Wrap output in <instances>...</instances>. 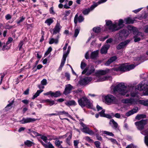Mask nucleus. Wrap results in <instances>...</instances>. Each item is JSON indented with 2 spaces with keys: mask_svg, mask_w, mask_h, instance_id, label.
Listing matches in <instances>:
<instances>
[{
  "mask_svg": "<svg viewBox=\"0 0 148 148\" xmlns=\"http://www.w3.org/2000/svg\"><path fill=\"white\" fill-rule=\"evenodd\" d=\"M127 28L129 31H127L125 29H123L121 32V34L123 35L124 36L126 37L128 35L129 33L132 32L134 35V41L136 42L139 41L143 38L144 36V34L138 32L135 27L131 25H128Z\"/></svg>",
  "mask_w": 148,
  "mask_h": 148,
  "instance_id": "1",
  "label": "nucleus"
},
{
  "mask_svg": "<svg viewBox=\"0 0 148 148\" xmlns=\"http://www.w3.org/2000/svg\"><path fill=\"white\" fill-rule=\"evenodd\" d=\"M106 26L107 28L105 30L108 31V30L112 31L117 30L123 27L124 25V21L122 19H120L118 23L115 22L114 23L110 20H106Z\"/></svg>",
  "mask_w": 148,
  "mask_h": 148,
  "instance_id": "2",
  "label": "nucleus"
},
{
  "mask_svg": "<svg viewBox=\"0 0 148 148\" xmlns=\"http://www.w3.org/2000/svg\"><path fill=\"white\" fill-rule=\"evenodd\" d=\"M129 88L127 87L123 83H120L115 86L113 89L114 93H118L122 95H126L127 97L129 96V94L128 93L130 91Z\"/></svg>",
  "mask_w": 148,
  "mask_h": 148,
  "instance_id": "3",
  "label": "nucleus"
},
{
  "mask_svg": "<svg viewBox=\"0 0 148 148\" xmlns=\"http://www.w3.org/2000/svg\"><path fill=\"white\" fill-rule=\"evenodd\" d=\"M137 89L139 90H144L143 94L144 95H148V81L144 80L141 82L137 86Z\"/></svg>",
  "mask_w": 148,
  "mask_h": 148,
  "instance_id": "4",
  "label": "nucleus"
},
{
  "mask_svg": "<svg viewBox=\"0 0 148 148\" xmlns=\"http://www.w3.org/2000/svg\"><path fill=\"white\" fill-rule=\"evenodd\" d=\"M78 102L82 107L86 106L88 108H90L92 106V103L85 96L78 99Z\"/></svg>",
  "mask_w": 148,
  "mask_h": 148,
  "instance_id": "5",
  "label": "nucleus"
},
{
  "mask_svg": "<svg viewBox=\"0 0 148 148\" xmlns=\"http://www.w3.org/2000/svg\"><path fill=\"white\" fill-rule=\"evenodd\" d=\"M109 70L107 69L106 70L100 71L99 72V75L97 76V82H101L108 79L109 77L104 76L103 75H105L109 72Z\"/></svg>",
  "mask_w": 148,
  "mask_h": 148,
  "instance_id": "6",
  "label": "nucleus"
},
{
  "mask_svg": "<svg viewBox=\"0 0 148 148\" xmlns=\"http://www.w3.org/2000/svg\"><path fill=\"white\" fill-rule=\"evenodd\" d=\"M136 66V65H134V64L130 65L122 64L119 66L118 69L115 68L114 70L116 71H119L123 72L129 71L134 69Z\"/></svg>",
  "mask_w": 148,
  "mask_h": 148,
  "instance_id": "7",
  "label": "nucleus"
},
{
  "mask_svg": "<svg viewBox=\"0 0 148 148\" xmlns=\"http://www.w3.org/2000/svg\"><path fill=\"white\" fill-rule=\"evenodd\" d=\"M80 124L83 127L81 129L82 132L90 135L94 134L92 130H90L86 125L82 122H80Z\"/></svg>",
  "mask_w": 148,
  "mask_h": 148,
  "instance_id": "8",
  "label": "nucleus"
},
{
  "mask_svg": "<svg viewBox=\"0 0 148 148\" xmlns=\"http://www.w3.org/2000/svg\"><path fill=\"white\" fill-rule=\"evenodd\" d=\"M92 79L91 77H86L82 78L79 81V83L81 85H85L90 82Z\"/></svg>",
  "mask_w": 148,
  "mask_h": 148,
  "instance_id": "9",
  "label": "nucleus"
},
{
  "mask_svg": "<svg viewBox=\"0 0 148 148\" xmlns=\"http://www.w3.org/2000/svg\"><path fill=\"white\" fill-rule=\"evenodd\" d=\"M71 48V47L70 46H69L68 48L67 52L66 53L65 52H64L63 58L61 61V64L59 67L60 69H62V67L64 66L66 60V57L69 53Z\"/></svg>",
  "mask_w": 148,
  "mask_h": 148,
  "instance_id": "10",
  "label": "nucleus"
},
{
  "mask_svg": "<svg viewBox=\"0 0 148 148\" xmlns=\"http://www.w3.org/2000/svg\"><path fill=\"white\" fill-rule=\"evenodd\" d=\"M106 103L108 104H110L115 101V97L111 95H108L104 97Z\"/></svg>",
  "mask_w": 148,
  "mask_h": 148,
  "instance_id": "11",
  "label": "nucleus"
},
{
  "mask_svg": "<svg viewBox=\"0 0 148 148\" xmlns=\"http://www.w3.org/2000/svg\"><path fill=\"white\" fill-rule=\"evenodd\" d=\"M147 123V121L145 120H142L135 123V124L137 126L138 129L141 130L143 129L144 126Z\"/></svg>",
  "mask_w": 148,
  "mask_h": 148,
  "instance_id": "12",
  "label": "nucleus"
},
{
  "mask_svg": "<svg viewBox=\"0 0 148 148\" xmlns=\"http://www.w3.org/2000/svg\"><path fill=\"white\" fill-rule=\"evenodd\" d=\"M137 99L132 98L125 99L122 100V102L124 103L128 104L129 105L137 104Z\"/></svg>",
  "mask_w": 148,
  "mask_h": 148,
  "instance_id": "13",
  "label": "nucleus"
},
{
  "mask_svg": "<svg viewBox=\"0 0 148 148\" xmlns=\"http://www.w3.org/2000/svg\"><path fill=\"white\" fill-rule=\"evenodd\" d=\"M62 27L60 25L59 23L57 22L54 28L52 29L51 32L53 34H56L59 33L60 32Z\"/></svg>",
  "mask_w": 148,
  "mask_h": 148,
  "instance_id": "14",
  "label": "nucleus"
},
{
  "mask_svg": "<svg viewBox=\"0 0 148 148\" xmlns=\"http://www.w3.org/2000/svg\"><path fill=\"white\" fill-rule=\"evenodd\" d=\"M37 119L34 118H23L22 119L19 121V122L22 124H25V123H32L35 121Z\"/></svg>",
  "mask_w": 148,
  "mask_h": 148,
  "instance_id": "15",
  "label": "nucleus"
},
{
  "mask_svg": "<svg viewBox=\"0 0 148 148\" xmlns=\"http://www.w3.org/2000/svg\"><path fill=\"white\" fill-rule=\"evenodd\" d=\"M95 71L94 67L93 66H89L88 68L85 69L82 72V74L85 73L87 71V74L89 75L93 73Z\"/></svg>",
  "mask_w": 148,
  "mask_h": 148,
  "instance_id": "16",
  "label": "nucleus"
},
{
  "mask_svg": "<svg viewBox=\"0 0 148 148\" xmlns=\"http://www.w3.org/2000/svg\"><path fill=\"white\" fill-rule=\"evenodd\" d=\"M84 20V18L82 15H80L78 16V14H77L75 16L74 19V22L76 25L77 22L79 23H81Z\"/></svg>",
  "mask_w": 148,
  "mask_h": 148,
  "instance_id": "17",
  "label": "nucleus"
},
{
  "mask_svg": "<svg viewBox=\"0 0 148 148\" xmlns=\"http://www.w3.org/2000/svg\"><path fill=\"white\" fill-rule=\"evenodd\" d=\"M73 88V86L70 84H68L65 86V88L64 92V94L67 95L71 92V91Z\"/></svg>",
  "mask_w": 148,
  "mask_h": 148,
  "instance_id": "18",
  "label": "nucleus"
},
{
  "mask_svg": "<svg viewBox=\"0 0 148 148\" xmlns=\"http://www.w3.org/2000/svg\"><path fill=\"white\" fill-rule=\"evenodd\" d=\"M60 34H58L57 35V37L56 38H49V44H52L54 43L56 44H57L58 43L59 38L60 37Z\"/></svg>",
  "mask_w": 148,
  "mask_h": 148,
  "instance_id": "19",
  "label": "nucleus"
},
{
  "mask_svg": "<svg viewBox=\"0 0 148 148\" xmlns=\"http://www.w3.org/2000/svg\"><path fill=\"white\" fill-rule=\"evenodd\" d=\"M96 8V7L94 4L92 5L89 8L86 9L84 10L82 12V13L84 15H86L88 14L89 13Z\"/></svg>",
  "mask_w": 148,
  "mask_h": 148,
  "instance_id": "20",
  "label": "nucleus"
},
{
  "mask_svg": "<svg viewBox=\"0 0 148 148\" xmlns=\"http://www.w3.org/2000/svg\"><path fill=\"white\" fill-rule=\"evenodd\" d=\"M138 110V107H136L134 108L133 109L127 112L126 113V115L127 116H129L134 114L137 112Z\"/></svg>",
  "mask_w": 148,
  "mask_h": 148,
  "instance_id": "21",
  "label": "nucleus"
},
{
  "mask_svg": "<svg viewBox=\"0 0 148 148\" xmlns=\"http://www.w3.org/2000/svg\"><path fill=\"white\" fill-rule=\"evenodd\" d=\"M141 133L145 136V142L146 145L148 146V131H142L141 132Z\"/></svg>",
  "mask_w": 148,
  "mask_h": 148,
  "instance_id": "22",
  "label": "nucleus"
},
{
  "mask_svg": "<svg viewBox=\"0 0 148 148\" xmlns=\"http://www.w3.org/2000/svg\"><path fill=\"white\" fill-rule=\"evenodd\" d=\"M110 46L108 44L104 45L101 50V54H106L107 52V50L110 47Z\"/></svg>",
  "mask_w": 148,
  "mask_h": 148,
  "instance_id": "23",
  "label": "nucleus"
},
{
  "mask_svg": "<svg viewBox=\"0 0 148 148\" xmlns=\"http://www.w3.org/2000/svg\"><path fill=\"white\" fill-rule=\"evenodd\" d=\"M128 40L122 42L120 43L117 46V48L118 49H121L124 47L129 42Z\"/></svg>",
  "mask_w": 148,
  "mask_h": 148,
  "instance_id": "24",
  "label": "nucleus"
},
{
  "mask_svg": "<svg viewBox=\"0 0 148 148\" xmlns=\"http://www.w3.org/2000/svg\"><path fill=\"white\" fill-rule=\"evenodd\" d=\"M137 104H140L144 106H148V99L146 100H140L137 99Z\"/></svg>",
  "mask_w": 148,
  "mask_h": 148,
  "instance_id": "25",
  "label": "nucleus"
},
{
  "mask_svg": "<svg viewBox=\"0 0 148 148\" xmlns=\"http://www.w3.org/2000/svg\"><path fill=\"white\" fill-rule=\"evenodd\" d=\"M116 59L117 58L115 56L112 57L105 63V65L106 66L109 65L111 63L115 61Z\"/></svg>",
  "mask_w": 148,
  "mask_h": 148,
  "instance_id": "26",
  "label": "nucleus"
},
{
  "mask_svg": "<svg viewBox=\"0 0 148 148\" xmlns=\"http://www.w3.org/2000/svg\"><path fill=\"white\" fill-rule=\"evenodd\" d=\"M65 104L68 106H75L76 105V103L75 101L71 100L68 101L65 103Z\"/></svg>",
  "mask_w": 148,
  "mask_h": 148,
  "instance_id": "27",
  "label": "nucleus"
},
{
  "mask_svg": "<svg viewBox=\"0 0 148 148\" xmlns=\"http://www.w3.org/2000/svg\"><path fill=\"white\" fill-rule=\"evenodd\" d=\"M99 51L98 50L92 52L90 55V58L92 59H94L96 58L98 54Z\"/></svg>",
  "mask_w": 148,
  "mask_h": 148,
  "instance_id": "28",
  "label": "nucleus"
},
{
  "mask_svg": "<svg viewBox=\"0 0 148 148\" xmlns=\"http://www.w3.org/2000/svg\"><path fill=\"white\" fill-rule=\"evenodd\" d=\"M43 90H38L35 94L33 95L32 99H35L37 97L39 96L40 94L43 91Z\"/></svg>",
  "mask_w": 148,
  "mask_h": 148,
  "instance_id": "29",
  "label": "nucleus"
},
{
  "mask_svg": "<svg viewBox=\"0 0 148 148\" xmlns=\"http://www.w3.org/2000/svg\"><path fill=\"white\" fill-rule=\"evenodd\" d=\"M61 93L60 91H57L55 92H52L51 97H59L61 95Z\"/></svg>",
  "mask_w": 148,
  "mask_h": 148,
  "instance_id": "30",
  "label": "nucleus"
},
{
  "mask_svg": "<svg viewBox=\"0 0 148 148\" xmlns=\"http://www.w3.org/2000/svg\"><path fill=\"white\" fill-rule=\"evenodd\" d=\"M58 115L64 114L66 116L69 117L70 118H71V116L70 114H69L67 112L65 111H60L58 112Z\"/></svg>",
  "mask_w": 148,
  "mask_h": 148,
  "instance_id": "31",
  "label": "nucleus"
},
{
  "mask_svg": "<svg viewBox=\"0 0 148 148\" xmlns=\"http://www.w3.org/2000/svg\"><path fill=\"white\" fill-rule=\"evenodd\" d=\"M109 123L111 125H112L113 127L114 128H116L118 127V124L113 119H111Z\"/></svg>",
  "mask_w": 148,
  "mask_h": 148,
  "instance_id": "32",
  "label": "nucleus"
},
{
  "mask_svg": "<svg viewBox=\"0 0 148 148\" xmlns=\"http://www.w3.org/2000/svg\"><path fill=\"white\" fill-rule=\"evenodd\" d=\"M24 144L27 146L30 147L34 145V143L30 140H27L24 142Z\"/></svg>",
  "mask_w": 148,
  "mask_h": 148,
  "instance_id": "33",
  "label": "nucleus"
},
{
  "mask_svg": "<svg viewBox=\"0 0 148 148\" xmlns=\"http://www.w3.org/2000/svg\"><path fill=\"white\" fill-rule=\"evenodd\" d=\"M124 22L126 24L133 23L134 21L132 20L130 18H127L124 19Z\"/></svg>",
  "mask_w": 148,
  "mask_h": 148,
  "instance_id": "34",
  "label": "nucleus"
},
{
  "mask_svg": "<svg viewBox=\"0 0 148 148\" xmlns=\"http://www.w3.org/2000/svg\"><path fill=\"white\" fill-rule=\"evenodd\" d=\"M54 21L52 18H49L47 19L45 21V23L47 25H50L51 23L53 22Z\"/></svg>",
  "mask_w": 148,
  "mask_h": 148,
  "instance_id": "35",
  "label": "nucleus"
},
{
  "mask_svg": "<svg viewBox=\"0 0 148 148\" xmlns=\"http://www.w3.org/2000/svg\"><path fill=\"white\" fill-rule=\"evenodd\" d=\"M68 135H69L68 137L66 139V143L69 145H70L71 144L70 140L71 138L72 135L71 134L69 133Z\"/></svg>",
  "mask_w": 148,
  "mask_h": 148,
  "instance_id": "36",
  "label": "nucleus"
},
{
  "mask_svg": "<svg viewBox=\"0 0 148 148\" xmlns=\"http://www.w3.org/2000/svg\"><path fill=\"white\" fill-rule=\"evenodd\" d=\"M80 30V27L78 28L75 29L74 30V36L75 38H76L79 32V31Z\"/></svg>",
  "mask_w": 148,
  "mask_h": 148,
  "instance_id": "37",
  "label": "nucleus"
},
{
  "mask_svg": "<svg viewBox=\"0 0 148 148\" xmlns=\"http://www.w3.org/2000/svg\"><path fill=\"white\" fill-rule=\"evenodd\" d=\"M102 133L103 134H105L110 136H113L114 135L112 132H110L107 131H101Z\"/></svg>",
  "mask_w": 148,
  "mask_h": 148,
  "instance_id": "38",
  "label": "nucleus"
},
{
  "mask_svg": "<svg viewBox=\"0 0 148 148\" xmlns=\"http://www.w3.org/2000/svg\"><path fill=\"white\" fill-rule=\"evenodd\" d=\"M13 101H12L11 103H10L8 104L5 107V110L6 111H8L10 109H11L12 107V106L13 104Z\"/></svg>",
  "mask_w": 148,
  "mask_h": 148,
  "instance_id": "39",
  "label": "nucleus"
},
{
  "mask_svg": "<svg viewBox=\"0 0 148 148\" xmlns=\"http://www.w3.org/2000/svg\"><path fill=\"white\" fill-rule=\"evenodd\" d=\"M93 30L95 32L99 33L101 31V29L99 27H95L93 28Z\"/></svg>",
  "mask_w": 148,
  "mask_h": 148,
  "instance_id": "40",
  "label": "nucleus"
},
{
  "mask_svg": "<svg viewBox=\"0 0 148 148\" xmlns=\"http://www.w3.org/2000/svg\"><path fill=\"white\" fill-rule=\"evenodd\" d=\"M24 44V42L23 41H21L18 45L19 49L20 51H23V46Z\"/></svg>",
  "mask_w": 148,
  "mask_h": 148,
  "instance_id": "41",
  "label": "nucleus"
},
{
  "mask_svg": "<svg viewBox=\"0 0 148 148\" xmlns=\"http://www.w3.org/2000/svg\"><path fill=\"white\" fill-rule=\"evenodd\" d=\"M107 0H101L97 3H94V4L96 7H97L99 5L102 3L105 2Z\"/></svg>",
  "mask_w": 148,
  "mask_h": 148,
  "instance_id": "42",
  "label": "nucleus"
},
{
  "mask_svg": "<svg viewBox=\"0 0 148 148\" xmlns=\"http://www.w3.org/2000/svg\"><path fill=\"white\" fill-rule=\"evenodd\" d=\"M146 117V116L144 114H139L136 117V119L138 120H139L142 118H145Z\"/></svg>",
  "mask_w": 148,
  "mask_h": 148,
  "instance_id": "43",
  "label": "nucleus"
},
{
  "mask_svg": "<svg viewBox=\"0 0 148 148\" xmlns=\"http://www.w3.org/2000/svg\"><path fill=\"white\" fill-rule=\"evenodd\" d=\"M62 143V141L58 140H56L55 141V144L58 147H59L60 145Z\"/></svg>",
  "mask_w": 148,
  "mask_h": 148,
  "instance_id": "44",
  "label": "nucleus"
},
{
  "mask_svg": "<svg viewBox=\"0 0 148 148\" xmlns=\"http://www.w3.org/2000/svg\"><path fill=\"white\" fill-rule=\"evenodd\" d=\"M52 48L51 47H49L47 50V51H46V52H45L44 56H46L47 55H48L52 51Z\"/></svg>",
  "mask_w": 148,
  "mask_h": 148,
  "instance_id": "45",
  "label": "nucleus"
},
{
  "mask_svg": "<svg viewBox=\"0 0 148 148\" xmlns=\"http://www.w3.org/2000/svg\"><path fill=\"white\" fill-rule=\"evenodd\" d=\"M41 84L43 86H45L47 84V80L45 79H43L41 82Z\"/></svg>",
  "mask_w": 148,
  "mask_h": 148,
  "instance_id": "46",
  "label": "nucleus"
},
{
  "mask_svg": "<svg viewBox=\"0 0 148 148\" xmlns=\"http://www.w3.org/2000/svg\"><path fill=\"white\" fill-rule=\"evenodd\" d=\"M137 92H136V91L134 92H133L131 91L130 92V95L132 97H135L137 96Z\"/></svg>",
  "mask_w": 148,
  "mask_h": 148,
  "instance_id": "47",
  "label": "nucleus"
},
{
  "mask_svg": "<svg viewBox=\"0 0 148 148\" xmlns=\"http://www.w3.org/2000/svg\"><path fill=\"white\" fill-rule=\"evenodd\" d=\"M25 17H24L23 16L21 17L20 18V19L19 20H18L17 21V23L18 24L20 23L23 22L24 21L25 19Z\"/></svg>",
  "mask_w": 148,
  "mask_h": 148,
  "instance_id": "48",
  "label": "nucleus"
},
{
  "mask_svg": "<svg viewBox=\"0 0 148 148\" xmlns=\"http://www.w3.org/2000/svg\"><path fill=\"white\" fill-rule=\"evenodd\" d=\"M86 64L83 61H82L81 63V68L83 69H84L85 67L86 66Z\"/></svg>",
  "mask_w": 148,
  "mask_h": 148,
  "instance_id": "49",
  "label": "nucleus"
},
{
  "mask_svg": "<svg viewBox=\"0 0 148 148\" xmlns=\"http://www.w3.org/2000/svg\"><path fill=\"white\" fill-rule=\"evenodd\" d=\"M95 144L97 148H100V143L98 141H96L95 142Z\"/></svg>",
  "mask_w": 148,
  "mask_h": 148,
  "instance_id": "50",
  "label": "nucleus"
},
{
  "mask_svg": "<svg viewBox=\"0 0 148 148\" xmlns=\"http://www.w3.org/2000/svg\"><path fill=\"white\" fill-rule=\"evenodd\" d=\"M41 138L46 143H47V137L45 136H42Z\"/></svg>",
  "mask_w": 148,
  "mask_h": 148,
  "instance_id": "51",
  "label": "nucleus"
},
{
  "mask_svg": "<svg viewBox=\"0 0 148 148\" xmlns=\"http://www.w3.org/2000/svg\"><path fill=\"white\" fill-rule=\"evenodd\" d=\"M74 92L79 95H80V94L83 95L84 93V92H83L81 90H78L75 91Z\"/></svg>",
  "mask_w": 148,
  "mask_h": 148,
  "instance_id": "52",
  "label": "nucleus"
},
{
  "mask_svg": "<svg viewBox=\"0 0 148 148\" xmlns=\"http://www.w3.org/2000/svg\"><path fill=\"white\" fill-rule=\"evenodd\" d=\"M105 110H102L99 113L100 116L101 117H104L105 115V114L104 113Z\"/></svg>",
  "mask_w": 148,
  "mask_h": 148,
  "instance_id": "53",
  "label": "nucleus"
},
{
  "mask_svg": "<svg viewBox=\"0 0 148 148\" xmlns=\"http://www.w3.org/2000/svg\"><path fill=\"white\" fill-rule=\"evenodd\" d=\"M49 103V105L50 106H51L55 103V102L54 101L51 100L49 99V101H48V102Z\"/></svg>",
  "mask_w": 148,
  "mask_h": 148,
  "instance_id": "54",
  "label": "nucleus"
},
{
  "mask_svg": "<svg viewBox=\"0 0 148 148\" xmlns=\"http://www.w3.org/2000/svg\"><path fill=\"white\" fill-rule=\"evenodd\" d=\"M126 148H137V147L133 144H131L128 145Z\"/></svg>",
  "mask_w": 148,
  "mask_h": 148,
  "instance_id": "55",
  "label": "nucleus"
},
{
  "mask_svg": "<svg viewBox=\"0 0 148 148\" xmlns=\"http://www.w3.org/2000/svg\"><path fill=\"white\" fill-rule=\"evenodd\" d=\"M136 60L138 61L140 60V62H142L144 61L145 60L144 59L143 57H140L137 58L136 59Z\"/></svg>",
  "mask_w": 148,
  "mask_h": 148,
  "instance_id": "56",
  "label": "nucleus"
},
{
  "mask_svg": "<svg viewBox=\"0 0 148 148\" xmlns=\"http://www.w3.org/2000/svg\"><path fill=\"white\" fill-rule=\"evenodd\" d=\"M109 140L113 143L116 144H117V141L115 139L112 138H110V139H109Z\"/></svg>",
  "mask_w": 148,
  "mask_h": 148,
  "instance_id": "57",
  "label": "nucleus"
},
{
  "mask_svg": "<svg viewBox=\"0 0 148 148\" xmlns=\"http://www.w3.org/2000/svg\"><path fill=\"white\" fill-rule=\"evenodd\" d=\"M65 76L68 80H69L70 79V75L69 73H65Z\"/></svg>",
  "mask_w": 148,
  "mask_h": 148,
  "instance_id": "58",
  "label": "nucleus"
},
{
  "mask_svg": "<svg viewBox=\"0 0 148 148\" xmlns=\"http://www.w3.org/2000/svg\"><path fill=\"white\" fill-rule=\"evenodd\" d=\"M108 36H107L105 37H101L99 38V40L101 41H104L105 39L108 38Z\"/></svg>",
  "mask_w": 148,
  "mask_h": 148,
  "instance_id": "59",
  "label": "nucleus"
},
{
  "mask_svg": "<svg viewBox=\"0 0 148 148\" xmlns=\"http://www.w3.org/2000/svg\"><path fill=\"white\" fill-rule=\"evenodd\" d=\"M13 40V39L11 37H10L8 38V40L6 42V44L8 45Z\"/></svg>",
  "mask_w": 148,
  "mask_h": 148,
  "instance_id": "60",
  "label": "nucleus"
},
{
  "mask_svg": "<svg viewBox=\"0 0 148 148\" xmlns=\"http://www.w3.org/2000/svg\"><path fill=\"white\" fill-rule=\"evenodd\" d=\"M12 18L10 14H8L5 16V19L7 20L10 19Z\"/></svg>",
  "mask_w": 148,
  "mask_h": 148,
  "instance_id": "61",
  "label": "nucleus"
},
{
  "mask_svg": "<svg viewBox=\"0 0 148 148\" xmlns=\"http://www.w3.org/2000/svg\"><path fill=\"white\" fill-rule=\"evenodd\" d=\"M85 139L86 140H87L89 142H91L92 141V140L88 136H86L85 138Z\"/></svg>",
  "mask_w": 148,
  "mask_h": 148,
  "instance_id": "62",
  "label": "nucleus"
},
{
  "mask_svg": "<svg viewBox=\"0 0 148 148\" xmlns=\"http://www.w3.org/2000/svg\"><path fill=\"white\" fill-rule=\"evenodd\" d=\"M25 129V128L24 127H21L18 130V132H20L22 131H23Z\"/></svg>",
  "mask_w": 148,
  "mask_h": 148,
  "instance_id": "63",
  "label": "nucleus"
},
{
  "mask_svg": "<svg viewBox=\"0 0 148 148\" xmlns=\"http://www.w3.org/2000/svg\"><path fill=\"white\" fill-rule=\"evenodd\" d=\"M48 143L49 144L48 145L47 148H54V146L52 144L50 143L49 142Z\"/></svg>",
  "mask_w": 148,
  "mask_h": 148,
  "instance_id": "64",
  "label": "nucleus"
}]
</instances>
